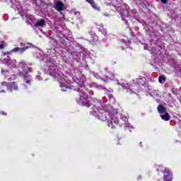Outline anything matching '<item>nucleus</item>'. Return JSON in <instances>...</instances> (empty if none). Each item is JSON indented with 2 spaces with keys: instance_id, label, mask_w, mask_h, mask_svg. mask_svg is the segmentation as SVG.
Returning a JSON list of instances; mask_svg holds the SVG:
<instances>
[{
  "instance_id": "1",
  "label": "nucleus",
  "mask_w": 181,
  "mask_h": 181,
  "mask_svg": "<svg viewBox=\"0 0 181 181\" xmlns=\"http://www.w3.org/2000/svg\"><path fill=\"white\" fill-rule=\"evenodd\" d=\"M76 91L79 96V101L84 107L89 108L93 105V104L90 103V101L87 100H88V90L86 88V86H81Z\"/></svg>"
},
{
  "instance_id": "2",
  "label": "nucleus",
  "mask_w": 181,
  "mask_h": 181,
  "mask_svg": "<svg viewBox=\"0 0 181 181\" xmlns=\"http://www.w3.org/2000/svg\"><path fill=\"white\" fill-rule=\"evenodd\" d=\"M101 105V103H98V105H94L93 106V110L90 112L92 115L98 116V119L103 121V122H108L110 120V117H107V112H105L103 110H101L100 106Z\"/></svg>"
},
{
  "instance_id": "3",
  "label": "nucleus",
  "mask_w": 181,
  "mask_h": 181,
  "mask_svg": "<svg viewBox=\"0 0 181 181\" xmlns=\"http://www.w3.org/2000/svg\"><path fill=\"white\" fill-rule=\"evenodd\" d=\"M18 67L20 69H22L23 73H25L23 78H24V81H25V83L27 84H30V78H29V77H30V76L28 75V73H30V71H32V68L27 66L26 63H25L24 62H20L18 63Z\"/></svg>"
},
{
  "instance_id": "4",
  "label": "nucleus",
  "mask_w": 181,
  "mask_h": 181,
  "mask_svg": "<svg viewBox=\"0 0 181 181\" xmlns=\"http://www.w3.org/2000/svg\"><path fill=\"white\" fill-rule=\"evenodd\" d=\"M118 114L113 115L111 117H109V122H107V127L111 128V129H115L117 125H118Z\"/></svg>"
},
{
  "instance_id": "5",
  "label": "nucleus",
  "mask_w": 181,
  "mask_h": 181,
  "mask_svg": "<svg viewBox=\"0 0 181 181\" xmlns=\"http://www.w3.org/2000/svg\"><path fill=\"white\" fill-rule=\"evenodd\" d=\"M173 179V174L172 173V171H170V169L165 168L164 170V176H163L164 181H172Z\"/></svg>"
},
{
  "instance_id": "6",
  "label": "nucleus",
  "mask_w": 181,
  "mask_h": 181,
  "mask_svg": "<svg viewBox=\"0 0 181 181\" xmlns=\"http://www.w3.org/2000/svg\"><path fill=\"white\" fill-rule=\"evenodd\" d=\"M118 125L119 127H128V117L127 116H123L121 119H118Z\"/></svg>"
},
{
  "instance_id": "7",
  "label": "nucleus",
  "mask_w": 181,
  "mask_h": 181,
  "mask_svg": "<svg viewBox=\"0 0 181 181\" xmlns=\"http://www.w3.org/2000/svg\"><path fill=\"white\" fill-rule=\"evenodd\" d=\"M7 90L8 91H10V93H12V91H18L19 88L16 82H13L7 85Z\"/></svg>"
},
{
  "instance_id": "8",
  "label": "nucleus",
  "mask_w": 181,
  "mask_h": 181,
  "mask_svg": "<svg viewBox=\"0 0 181 181\" xmlns=\"http://www.w3.org/2000/svg\"><path fill=\"white\" fill-rule=\"evenodd\" d=\"M105 74L109 80H115V75L114 73H112V71L108 69L107 68L105 69Z\"/></svg>"
},
{
  "instance_id": "9",
  "label": "nucleus",
  "mask_w": 181,
  "mask_h": 181,
  "mask_svg": "<svg viewBox=\"0 0 181 181\" xmlns=\"http://www.w3.org/2000/svg\"><path fill=\"white\" fill-rule=\"evenodd\" d=\"M64 6V5L63 4V2L57 1L55 5V9L56 11H58V12H62V11H63Z\"/></svg>"
},
{
  "instance_id": "10",
  "label": "nucleus",
  "mask_w": 181,
  "mask_h": 181,
  "mask_svg": "<svg viewBox=\"0 0 181 181\" xmlns=\"http://www.w3.org/2000/svg\"><path fill=\"white\" fill-rule=\"evenodd\" d=\"M120 15L124 18L129 16V11L127 8L120 9Z\"/></svg>"
},
{
  "instance_id": "11",
  "label": "nucleus",
  "mask_w": 181,
  "mask_h": 181,
  "mask_svg": "<svg viewBox=\"0 0 181 181\" xmlns=\"http://www.w3.org/2000/svg\"><path fill=\"white\" fill-rule=\"evenodd\" d=\"M1 74L4 79L8 78V77H11V73H9L8 70L2 69Z\"/></svg>"
},
{
  "instance_id": "12",
  "label": "nucleus",
  "mask_w": 181,
  "mask_h": 181,
  "mask_svg": "<svg viewBox=\"0 0 181 181\" xmlns=\"http://www.w3.org/2000/svg\"><path fill=\"white\" fill-rule=\"evenodd\" d=\"M160 118L163 121H170V115L168 112H164V115H160Z\"/></svg>"
},
{
  "instance_id": "13",
  "label": "nucleus",
  "mask_w": 181,
  "mask_h": 181,
  "mask_svg": "<svg viewBox=\"0 0 181 181\" xmlns=\"http://www.w3.org/2000/svg\"><path fill=\"white\" fill-rule=\"evenodd\" d=\"M157 110L159 114H165V112H166V107H165L162 104L158 106Z\"/></svg>"
},
{
  "instance_id": "14",
  "label": "nucleus",
  "mask_w": 181,
  "mask_h": 181,
  "mask_svg": "<svg viewBox=\"0 0 181 181\" xmlns=\"http://www.w3.org/2000/svg\"><path fill=\"white\" fill-rule=\"evenodd\" d=\"M86 2H88V4H90V5L92 6V8H93V9H99V8H98L97 4H95V2L94 1V0H86Z\"/></svg>"
},
{
  "instance_id": "15",
  "label": "nucleus",
  "mask_w": 181,
  "mask_h": 181,
  "mask_svg": "<svg viewBox=\"0 0 181 181\" xmlns=\"http://www.w3.org/2000/svg\"><path fill=\"white\" fill-rule=\"evenodd\" d=\"M50 74L53 76L54 77H57L59 76V69H54V70H51Z\"/></svg>"
},
{
  "instance_id": "16",
  "label": "nucleus",
  "mask_w": 181,
  "mask_h": 181,
  "mask_svg": "<svg viewBox=\"0 0 181 181\" xmlns=\"http://www.w3.org/2000/svg\"><path fill=\"white\" fill-rule=\"evenodd\" d=\"M45 25V20L44 19H42L40 21H37V26H44Z\"/></svg>"
},
{
  "instance_id": "17",
  "label": "nucleus",
  "mask_w": 181,
  "mask_h": 181,
  "mask_svg": "<svg viewBox=\"0 0 181 181\" xmlns=\"http://www.w3.org/2000/svg\"><path fill=\"white\" fill-rule=\"evenodd\" d=\"M30 48V45L20 48L19 52L20 53H23L25 50H28V49Z\"/></svg>"
},
{
  "instance_id": "18",
  "label": "nucleus",
  "mask_w": 181,
  "mask_h": 181,
  "mask_svg": "<svg viewBox=\"0 0 181 181\" xmlns=\"http://www.w3.org/2000/svg\"><path fill=\"white\" fill-rule=\"evenodd\" d=\"M99 30H100V32H101V33H103V35H105V36H107V32H106L105 30L104 29V27L100 26Z\"/></svg>"
},
{
  "instance_id": "19",
  "label": "nucleus",
  "mask_w": 181,
  "mask_h": 181,
  "mask_svg": "<svg viewBox=\"0 0 181 181\" xmlns=\"http://www.w3.org/2000/svg\"><path fill=\"white\" fill-rule=\"evenodd\" d=\"M159 83H162V81H166V76L165 75L160 76L158 78Z\"/></svg>"
},
{
  "instance_id": "20",
  "label": "nucleus",
  "mask_w": 181,
  "mask_h": 181,
  "mask_svg": "<svg viewBox=\"0 0 181 181\" xmlns=\"http://www.w3.org/2000/svg\"><path fill=\"white\" fill-rule=\"evenodd\" d=\"M61 90L62 91H67V90H70V87H68L67 86H62Z\"/></svg>"
},
{
  "instance_id": "21",
  "label": "nucleus",
  "mask_w": 181,
  "mask_h": 181,
  "mask_svg": "<svg viewBox=\"0 0 181 181\" xmlns=\"http://www.w3.org/2000/svg\"><path fill=\"white\" fill-rule=\"evenodd\" d=\"M15 78H16V76L15 75H11V76L10 78H8V81H12V80H15Z\"/></svg>"
},
{
  "instance_id": "22",
  "label": "nucleus",
  "mask_w": 181,
  "mask_h": 181,
  "mask_svg": "<svg viewBox=\"0 0 181 181\" xmlns=\"http://www.w3.org/2000/svg\"><path fill=\"white\" fill-rule=\"evenodd\" d=\"M4 84H6V83H1V86L0 87V93H5V90L2 87H4Z\"/></svg>"
},
{
  "instance_id": "23",
  "label": "nucleus",
  "mask_w": 181,
  "mask_h": 181,
  "mask_svg": "<svg viewBox=\"0 0 181 181\" xmlns=\"http://www.w3.org/2000/svg\"><path fill=\"white\" fill-rule=\"evenodd\" d=\"M20 47H16L12 49V52H19Z\"/></svg>"
},
{
  "instance_id": "24",
  "label": "nucleus",
  "mask_w": 181,
  "mask_h": 181,
  "mask_svg": "<svg viewBox=\"0 0 181 181\" xmlns=\"http://www.w3.org/2000/svg\"><path fill=\"white\" fill-rule=\"evenodd\" d=\"M0 49H5V45L1 44V45H0Z\"/></svg>"
},
{
  "instance_id": "25",
  "label": "nucleus",
  "mask_w": 181,
  "mask_h": 181,
  "mask_svg": "<svg viewBox=\"0 0 181 181\" xmlns=\"http://www.w3.org/2000/svg\"><path fill=\"white\" fill-rule=\"evenodd\" d=\"M162 4H168V0H160Z\"/></svg>"
},
{
  "instance_id": "26",
  "label": "nucleus",
  "mask_w": 181,
  "mask_h": 181,
  "mask_svg": "<svg viewBox=\"0 0 181 181\" xmlns=\"http://www.w3.org/2000/svg\"><path fill=\"white\" fill-rule=\"evenodd\" d=\"M0 114H1V115H6V112H4V111H1V112H0Z\"/></svg>"
},
{
  "instance_id": "27",
  "label": "nucleus",
  "mask_w": 181,
  "mask_h": 181,
  "mask_svg": "<svg viewBox=\"0 0 181 181\" xmlns=\"http://www.w3.org/2000/svg\"><path fill=\"white\" fill-rule=\"evenodd\" d=\"M103 15H104V16H109L110 14H108L107 13H104Z\"/></svg>"
},
{
  "instance_id": "28",
  "label": "nucleus",
  "mask_w": 181,
  "mask_h": 181,
  "mask_svg": "<svg viewBox=\"0 0 181 181\" xmlns=\"http://www.w3.org/2000/svg\"><path fill=\"white\" fill-rule=\"evenodd\" d=\"M4 54L6 56V54H11V52H5Z\"/></svg>"
},
{
  "instance_id": "29",
  "label": "nucleus",
  "mask_w": 181,
  "mask_h": 181,
  "mask_svg": "<svg viewBox=\"0 0 181 181\" xmlns=\"http://www.w3.org/2000/svg\"><path fill=\"white\" fill-rule=\"evenodd\" d=\"M112 6H114V8H117V6L115 4H113Z\"/></svg>"
},
{
  "instance_id": "30",
  "label": "nucleus",
  "mask_w": 181,
  "mask_h": 181,
  "mask_svg": "<svg viewBox=\"0 0 181 181\" xmlns=\"http://www.w3.org/2000/svg\"><path fill=\"white\" fill-rule=\"evenodd\" d=\"M104 83H107V81L105 80H103Z\"/></svg>"
},
{
  "instance_id": "31",
  "label": "nucleus",
  "mask_w": 181,
  "mask_h": 181,
  "mask_svg": "<svg viewBox=\"0 0 181 181\" xmlns=\"http://www.w3.org/2000/svg\"><path fill=\"white\" fill-rule=\"evenodd\" d=\"M116 11H119V10H118V8H116Z\"/></svg>"
}]
</instances>
